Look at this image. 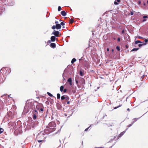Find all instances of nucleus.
Segmentation results:
<instances>
[{"label":"nucleus","mask_w":148,"mask_h":148,"mask_svg":"<svg viewBox=\"0 0 148 148\" xmlns=\"http://www.w3.org/2000/svg\"><path fill=\"white\" fill-rule=\"evenodd\" d=\"M61 8L60 6H59L58 8V11H60L61 10Z\"/></svg>","instance_id":"09e8293b"},{"label":"nucleus","mask_w":148,"mask_h":148,"mask_svg":"<svg viewBox=\"0 0 148 148\" xmlns=\"http://www.w3.org/2000/svg\"><path fill=\"white\" fill-rule=\"evenodd\" d=\"M64 86H62L60 87V91L62 92L64 90Z\"/></svg>","instance_id":"c756f323"},{"label":"nucleus","mask_w":148,"mask_h":148,"mask_svg":"<svg viewBox=\"0 0 148 148\" xmlns=\"http://www.w3.org/2000/svg\"><path fill=\"white\" fill-rule=\"evenodd\" d=\"M130 15L131 16L133 15L134 14V12L132 11H131L130 13Z\"/></svg>","instance_id":"052dcab7"},{"label":"nucleus","mask_w":148,"mask_h":148,"mask_svg":"<svg viewBox=\"0 0 148 148\" xmlns=\"http://www.w3.org/2000/svg\"><path fill=\"white\" fill-rule=\"evenodd\" d=\"M79 75L81 76H83L84 75V73L82 71V69L79 71Z\"/></svg>","instance_id":"a211bd4d"},{"label":"nucleus","mask_w":148,"mask_h":148,"mask_svg":"<svg viewBox=\"0 0 148 148\" xmlns=\"http://www.w3.org/2000/svg\"><path fill=\"white\" fill-rule=\"evenodd\" d=\"M66 98H67V99H64V101L66 102L68 100L70 99V100H71V99H69V97L68 96L66 97Z\"/></svg>","instance_id":"e433bc0d"},{"label":"nucleus","mask_w":148,"mask_h":148,"mask_svg":"<svg viewBox=\"0 0 148 148\" xmlns=\"http://www.w3.org/2000/svg\"><path fill=\"white\" fill-rule=\"evenodd\" d=\"M56 106L58 110H62V106L61 104L59 103H57Z\"/></svg>","instance_id":"ddd939ff"},{"label":"nucleus","mask_w":148,"mask_h":148,"mask_svg":"<svg viewBox=\"0 0 148 148\" xmlns=\"http://www.w3.org/2000/svg\"><path fill=\"white\" fill-rule=\"evenodd\" d=\"M57 98L58 99H59L60 98V95L59 93H58L57 94Z\"/></svg>","instance_id":"58836bf2"},{"label":"nucleus","mask_w":148,"mask_h":148,"mask_svg":"<svg viewBox=\"0 0 148 148\" xmlns=\"http://www.w3.org/2000/svg\"><path fill=\"white\" fill-rule=\"evenodd\" d=\"M116 49L118 51H120V48L119 46H117L116 47Z\"/></svg>","instance_id":"4c0bfd02"},{"label":"nucleus","mask_w":148,"mask_h":148,"mask_svg":"<svg viewBox=\"0 0 148 148\" xmlns=\"http://www.w3.org/2000/svg\"><path fill=\"white\" fill-rule=\"evenodd\" d=\"M35 105H34V100L32 99L27 100L26 105L24 108V110L26 112H28L30 109H33L35 108Z\"/></svg>","instance_id":"f257e3e1"},{"label":"nucleus","mask_w":148,"mask_h":148,"mask_svg":"<svg viewBox=\"0 0 148 148\" xmlns=\"http://www.w3.org/2000/svg\"><path fill=\"white\" fill-rule=\"evenodd\" d=\"M89 67L90 66L88 63H86L84 64V67L85 69L87 70L89 68Z\"/></svg>","instance_id":"4468645a"},{"label":"nucleus","mask_w":148,"mask_h":148,"mask_svg":"<svg viewBox=\"0 0 148 148\" xmlns=\"http://www.w3.org/2000/svg\"><path fill=\"white\" fill-rule=\"evenodd\" d=\"M56 125L53 122L49 123L48 125L47 126V128L44 130V132L46 134H48L50 133L54 132L55 130Z\"/></svg>","instance_id":"f03ea898"},{"label":"nucleus","mask_w":148,"mask_h":148,"mask_svg":"<svg viewBox=\"0 0 148 148\" xmlns=\"http://www.w3.org/2000/svg\"><path fill=\"white\" fill-rule=\"evenodd\" d=\"M125 132V131H124L118 135L117 138V139H118L119 138L121 137Z\"/></svg>","instance_id":"2eb2a0df"},{"label":"nucleus","mask_w":148,"mask_h":148,"mask_svg":"<svg viewBox=\"0 0 148 148\" xmlns=\"http://www.w3.org/2000/svg\"><path fill=\"white\" fill-rule=\"evenodd\" d=\"M32 114H38V112L37 110L36 109H34L33 111H32Z\"/></svg>","instance_id":"b1692460"},{"label":"nucleus","mask_w":148,"mask_h":148,"mask_svg":"<svg viewBox=\"0 0 148 148\" xmlns=\"http://www.w3.org/2000/svg\"><path fill=\"white\" fill-rule=\"evenodd\" d=\"M11 72V69L10 68L6 70V73H7V74H9Z\"/></svg>","instance_id":"2f4dec72"},{"label":"nucleus","mask_w":148,"mask_h":148,"mask_svg":"<svg viewBox=\"0 0 148 148\" xmlns=\"http://www.w3.org/2000/svg\"><path fill=\"white\" fill-rule=\"evenodd\" d=\"M136 38L138 39H144V38H143L142 37H141L140 36H137Z\"/></svg>","instance_id":"f704fd0d"},{"label":"nucleus","mask_w":148,"mask_h":148,"mask_svg":"<svg viewBox=\"0 0 148 148\" xmlns=\"http://www.w3.org/2000/svg\"><path fill=\"white\" fill-rule=\"evenodd\" d=\"M125 47L127 49H128L129 47V46L128 45H125Z\"/></svg>","instance_id":"0e129e2a"},{"label":"nucleus","mask_w":148,"mask_h":148,"mask_svg":"<svg viewBox=\"0 0 148 148\" xmlns=\"http://www.w3.org/2000/svg\"><path fill=\"white\" fill-rule=\"evenodd\" d=\"M8 115L12 119L14 117L13 113L11 112H10L8 113Z\"/></svg>","instance_id":"dca6fc26"},{"label":"nucleus","mask_w":148,"mask_h":148,"mask_svg":"<svg viewBox=\"0 0 148 148\" xmlns=\"http://www.w3.org/2000/svg\"><path fill=\"white\" fill-rule=\"evenodd\" d=\"M51 40H49L47 41V43L48 44H49V43H51Z\"/></svg>","instance_id":"680f3d73"},{"label":"nucleus","mask_w":148,"mask_h":148,"mask_svg":"<svg viewBox=\"0 0 148 148\" xmlns=\"http://www.w3.org/2000/svg\"><path fill=\"white\" fill-rule=\"evenodd\" d=\"M50 47L52 48H55L56 47V44L54 43H51L50 45Z\"/></svg>","instance_id":"f3484780"},{"label":"nucleus","mask_w":148,"mask_h":148,"mask_svg":"<svg viewBox=\"0 0 148 148\" xmlns=\"http://www.w3.org/2000/svg\"><path fill=\"white\" fill-rule=\"evenodd\" d=\"M141 4V1L140 0L138 1V4L139 5H140Z\"/></svg>","instance_id":"4d7b16f0"},{"label":"nucleus","mask_w":148,"mask_h":148,"mask_svg":"<svg viewBox=\"0 0 148 148\" xmlns=\"http://www.w3.org/2000/svg\"><path fill=\"white\" fill-rule=\"evenodd\" d=\"M56 29H60L62 27L61 25L59 24L56 25Z\"/></svg>","instance_id":"5701e85b"},{"label":"nucleus","mask_w":148,"mask_h":148,"mask_svg":"<svg viewBox=\"0 0 148 148\" xmlns=\"http://www.w3.org/2000/svg\"><path fill=\"white\" fill-rule=\"evenodd\" d=\"M64 86L68 90V92H69V93L72 92L73 94H74L75 92L76 91L73 89L72 85L70 86L68 84H66Z\"/></svg>","instance_id":"7ed1b4c3"},{"label":"nucleus","mask_w":148,"mask_h":148,"mask_svg":"<svg viewBox=\"0 0 148 148\" xmlns=\"http://www.w3.org/2000/svg\"><path fill=\"white\" fill-rule=\"evenodd\" d=\"M70 103V99L69 100H68L66 102V104H69Z\"/></svg>","instance_id":"603ef678"},{"label":"nucleus","mask_w":148,"mask_h":148,"mask_svg":"<svg viewBox=\"0 0 148 148\" xmlns=\"http://www.w3.org/2000/svg\"><path fill=\"white\" fill-rule=\"evenodd\" d=\"M61 14L63 16H65L66 15V13L65 11L63 10L61 12Z\"/></svg>","instance_id":"6ab92c4d"},{"label":"nucleus","mask_w":148,"mask_h":148,"mask_svg":"<svg viewBox=\"0 0 148 148\" xmlns=\"http://www.w3.org/2000/svg\"><path fill=\"white\" fill-rule=\"evenodd\" d=\"M148 17V16H147V15H144L143 16V18H144V19H145V18H147Z\"/></svg>","instance_id":"8fccbe9b"},{"label":"nucleus","mask_w":148,"mask_h":148,"mask_svg":"<svg viewBox=\"0 0 148 148\" xmlns=\"http://www.w3.org/2000/svg\"><path fill=\"white\" fill-rule=\"evenodd\" d=\"M63 110L64 112L71 113V114H70V115L68 117H69L70 116H71L73 113L72 110L71 109V108L69 106L65 107L63 108Z\"/></svg>","instance_id":"39448f33"},{"label":"nucleus","mask_w":148,"mask_h":148,"mask_svg":"<svg viewBox=\"0 0 148 148\" xmlns=\"http://www.w3.org/2000/svg\"><path fill=\"white\" fill-rule=\"evenodd\" d=\"M67 95H62L61 96V100L62 101V103L64 104H66V102L64 101V99H67V98H66V97L67 96Z\"/></svg>","instance_id":"1a4fd4ad"},{"label":"nucleus","mask_w":148,"mask_h":148,"mask_svg":"<svg viewBox=\"0 0 148 148\" xmlns=\"http://www.w3.org/2000/svg\"><path fill=\"white\" fill-rule=\"evenodd\" d=\"M75 81L76 84H78V78L76 77L75 78Z\"/></svg>","instance_id":"473e14b6"},{"label":"nucleus","mask_w":148,"mask_h":148,"mask_svg":"<svg viewBox=\"0 0 148 148\" xmlns=\"http://www.w3.org/2000/svg\"><path fill=\"white\" fill-rule=\"evenodd\" d=\"M74 20L72 18H71L70 19L69 23H70L72 24L74 22Z\"/></svg>","instance_id":"72a5a7b5"},{"label":"nucleus","mask_w":148,"mask_h":148,"mask_svg":"<svg viewBox=\"0 0 148 148\" xmlns=\"http://www.w3.org/2000/svg\"><path fill=\"white\" fill-rule=\"evenodd\" d=\"M145 42H143L144 45H146L147 44V43L148 42V39H145L144 40Z\"/></svg>","instance_id":"393cba45"},{"label":"nucleus","mask_w":148,"mask_h":148,"mask_svg":"<svg viewBox=\"0 0 148 148\" xmlns=\"http://www.w3.org/2000/svg\"><path fill=\"white\" fill-rule=\"evenodd\" d=\"M79 82L80 84L82 85H84L85 84V80L83 78H80L79 79Z\"/></svg>","instance_id":"9b49d317"},{"label":"nucleus","mask_w":148,"mask_h":148,"mask_svg":"<svg viewBox=\"0 0 148 148\" xmlns=\"http://www.w3.org/2000/svg\"><path fill=\"white\" fill-rule=\"evenodd\" d=\"M64 93H66L67 92H68V90L66 88H65L63 91Z\"/></svg>","instance_id":"79ce46f5"},{"label":"nucleus","mask_w":148,"mask_h":148,"mask_svg":"<svg viewBox=\"0 0 148 148\" xmlns=\"http://www.w3.org/2000/svg\"><path fill=\"white\" fill-rule=\"evenodd\" d=\"M41 119H40L38 117H37V120H38L37 121H34V124L35 125H37L39 123H42V122L43 123H44L43 121V120L42 119V118H41Z\"/></svg>","instance_id":"423d86ee"},{"label":"nucleus","mask_w":148,"mask_h":148,"mask_svg":"<svg viewBox=\"0 0 148 148\" xmlns=\"http://www.w3.org/2000/svg\"><path fill=\"white\" fill-rule=\"evenodd\" d=\"M43 140H38V141L39 143H40V142H42V141H43Z\"/></svg>","instance_id":"e2e57ef3"},{"label":"nucleus","mask_w":148,"mask_h":148,"mask_svg":"<svg viewBox=\"0 0 148 148\" xmlns=\"http://www.w3.org/2000/svg\"><path fill=\"white\" fill-rule=\"evenodd\" d=\"M72 79L71 77H70L67 80L66 84H70V85L71 86L72 85Z\"/></svg>","instance_id":"9d476101"},{"label":"nucleus","mask_w":148,"mask_h":148,"mask_svg":"<svg viewBox=\"0 0 148 148\" xmlns=\"http://www.w3.org/2000/svg\"><path fill=\"white\" fill-rule=\"evenodd\" d=\"M7 96V94H4V95H2L1 96V97H4V96Z\"/></svg>","instance_id":"bf43d9fd"},{"label":"nucleus","mask_w":148,"mask_h":148,"mask_svg":"<svg viewBox=\"0 0 148 148\" xmlns=\"http://www.w3.org/2000/svg\"><path fill=\"white\" fill-rule=\"evenodd\" d=\"M121 33L122 34H124L125 33V30L123 29L121 31Z\"/></svg>","instance_id":"774afa93"},{"label":"nucleus","mask_w":148,"mask_h":148,"mask_svg":"<svg viewBox=\"0 0 148 148\" xmlns=\"http://www.w3.org/2000/svg\"><path fill=\"white\" fill-rule=\"evenodd\" d=\"M68 72L70 75H73L74 73V71L73 67L72 66L70 69H69L68 70Z\"/></svg>","instance_id":"6e6552de"},{"label":"nucleus","mask_w":148,"mask_h":148,"mask_svg":"<svg viewBox=\"0 0 148 148\" xmlns=\"http://www.w3.org/2000/svg\"><path fill=\"white\" fill-rule=\"evenodd\" d=\"M122 106V104H120V105H119V106H118L115 107L114 108V109H116L117 108H118L120 107H121V106Z\"/></svg>","instance_id":"37998d69"},{"label":"nucleus","mask_w":148,"mask_h":148,"mask_svg":"<svg viewBox=\"0 0 148 148\" xmlns=\"http://www.w3.org/2000/svg\"><path fill=\"white\" fill-rule=\"evenodd\" d=\"M70 37L69 36H67L66 38V41L67 42H68V39Z\"/></svg>","instance_id":"a18cd8bd"},{"label":"nucleus","mask_w":148,"mask_h":148,"mask_svg":"<svg viewBox=\"0 0 148 148\" xmlns=\"http://www.w3.org/2000/svg\"><path fill=\"white\" fill-rule=\"evenodd\" d=\"M47 94L50 97H53V95H52L49 92H47Z\"/></svg>","instance_id":"c9c22d12"},{"label":"nucleus","mask_w":148,"mask_h":148,"mask_svg":"<svg viewBox=\"0 0 148 148\" xmlns=\"http://www.w3.org/2000/svg\"><path fill=\"white\" fill-rule=\"evenodd\" d=\"M55 23H56V25H57V24H59L58 23V21H55Z\"/></svg>","instance_id":"338daca9"},{"label":"nucleus","mask_w":148,"mask_h":148,"mask_svg":"<svg viewBox=\"0 0 148 148\" xmlns=\"http://www.w3.org/2000/svg\"><path fill=\"white\" fill-rule=\"evenodd\" d=\"M44 135V133H41V132H40V134H39L38 135V138H39L40 137H41L42 136L43 137V135Z\"/></svg>","instance_id":"bb28decb"},{"label":"nucleus","mask_w":148,"mask_h":148,"mask_svg":"<svg viewBox=\"0 0 148 148\" xmlns=\"http://www.w3.org/2000/svg\"><path fill=\"white\" fill-rule=\"evenodd\" d=\"M76 61V59L75 58H73L71 61V63L72 64H73L74 62Z\"/></svg>","instance_id":"7c9ffc66"},{"label":"nucleus","mask_w":148,"mask_h":148,"mask_svg":"<svg viewBox=\"0 0 148 148\" xmlns=\"http://www.w3.org/2000/svg\"><path fill=\"white\" fill-rule=\"evenodd\" d=\"M140 118V117L139 118H134V119H133V122L132 123H133V124H134V123L136 122V121H137V120L139 119Z\"/></svg>","instance_id":"cd10ccee"},{"label":"nucleus","mask_w":148,"mask_h":148,"mask_svg":"<svg viewBox=\"0 0 148 148\" xmlns=\"http://www.w3.org/2000/svg\"><path fill=\"white\" fill-rule=\"evenodd\" d=\"M33 118L34 120H35L36 119H37V114H33Z\"/></svg>","instance_id":"4be33fe9"},{"label":"nucleus","mask_w":148,"mask_h":148,"mask_svg":"<svg viewBox=\"0 0 148 148\" xmlns=\"http://www.w3.org/2000/svg\"><path fill=\"white\" fill-rule=\"evenodd\" d=\"M66 72H67V71L65 69L64 71V73H63V75H62V76H63V79L64 80H65V78H64V74H65V73H64Z\"/></svg>","instance_id":"ea45409f"},{"label":"nucleus","mask_w":148,"mask_h":148,"mask_svg":"<svg viewBox=\"0 0 148 148\" xmlns=\"http://www.w3.org/2000/svg\"><path fill=\"white\" fill-rule=\"evenodd\" d=\"M143 45H143V43H140V44H139L138 45V46L139 47H141Z\"/></svg>","instance_id":"49530a36"},{"label":"nucleus","mask_w":148,"mask_h":148,"mask_svg":"<svg viewBox=\"0 0 148 148\" xmlns=\"http://www.w3.org/2000/svg\"><path fill=\"white\" fill-rule=\"evenodd\" d=\"M121 0H115L114 2V5H117L119 4V3L120 2Z\"/></svg>","instance_id":"aec40b11"},{"label":"nucleus","mask_w":148,"mask_h":148,"mask_svg":"<svg viewBox=\"0 0 148 148\" xmlns=\"http://www.w3.org/2000/svg\"><path fill=\"white\" fill-rule=\"evenodd\" d=\"M121 38L120 37H119L117 38V41L119 42H120L121 41Z\"/></svg>","instance_id":"6e6d98bb"},{"label":"nucleus","mask_w":148,"mask_h":148,"mask_svg":"<svg viewBox=\"0 0 148 148\" xmlns=\"http://www.w3.org/2000/svg\"><path fill=\"white\" fill-rule=\"evenodd\" d=\"M36 108L41 113H43L44 112L43 106L42 103H39L36 105Z\"/></svg>","instance_id":"20e7f679"},{"label":"nucleus","mask_w":148,"mask_h":148,"mask_svg":"<svg viewBox=\"0 0 148 148\" xmlns=\"http://www.w3.org/2000/svg\"><path fill=\"white\" fill-rule=\"evenodd\" d=\"M56 36H52L51 37L50 39L51 41V42H54L56 40H57V39H56Z\"/></svg>","instance_id":"f8f14e48"},{"label":"nucleus","mask_w":148,"mask_h":148,"mask_svg":"<svg viewBox=\"0 0 148 148\" xmlns=\"http://www.w3.org/2000/svg\"><path fill=\"white\" fill-rule=\"evenodd\" d=\"M60 34V32L58 31H56L55 30H53V31L51 34V35H53L54 36H56V37H58L59 36L58 35H59Z\"/></svg>","instance_id":"0eeeda50"},{"label":"nucleus","mask_w":148,"mask_h":148,"mask_svg":"<svg viewBox=\"0 0 148 148\" xmlns=\"http://www.w3.org/2000/svg\"><path fill=\"white\" fill-rule=\"evenodd\" d=\"M52 29L54 30L55 29H56V25H54L51 27Z\"/></svg>","instance_id":"c03bdc74"},{"label":"nucleus","mask_w":148,"mask_h":148,"mask_svg":"<svg viewBox=\"0 0 148 148\" xmlns=\"http://www.w3.org/2000/svg\"><path fill=\"white\" fill-rule=\"evenodd\" d=\"M107 116V115L106 114H104L103 116V117L101 119H103L105 116Z\"/></svg>","instance_id":"13d9d810"},{"label":"nucleus","mask_w":148,"mask_h":148,"mask_svg":"<svg viewBox=\"0 0 148 148\" xmlns=\"http://www.w3.org/2000/svg\"><path fill=\"white\" fill-rule=\"evenodd\" d=\"M5 8L3 7H0V12H4L5 11Z\"/></svg>","instance_id":"c85d7f7f"},{"label":"nucleus","mask_w":148,"mask_h":148,"mask_svg":"<svg viewBox=\"0 0 148 148\" xmlns=\"http://www.w3.org/2000/svg\"><path fill=\"white\" fill-rule=\"evenodd\" d=\"M106 124L108 126H112V125L111 124H110V123H109L108 124L106 123Z\"/></svg>","instance_id":"69168bd1"},{"label":"nucleus","mask_w":148,"mask_h":148,"mask_svg":"<svg viewBox=\"0 0 148 148\" xmlns=\"http://www.w3.org/2000/svg\"><path fill=\"white\" fill-rule=\"evenodd\" d=\"M133 123H132L131 124H129L128 125H127V127H130L133 124Z\"/></svg>","instance_id":"864d4df0"},{"label":"nucleus","mask_w":148,"mask_h":148,"mask_svg":"<svg viewBox=\"0 0 148 148\" xmlns=\"http://www.w3.org/2000/svg\"><path fill=\"white\" fill-rule=\"evenodd\" d=\"M60 24L61 25V26H64L65 25V23L63 22H61Z\"/></svg>","instance_id":"de8ad7c7"},{"label":"nucleus","mask_w":148,"mask_h":148,"mask_svg":"<svg viewBox=\"0 0 148 148\" xmlns=\"http://www.w3.org/2000/svg\"><path fill=\"white\" fill-rule=\"evenodd\" d=\"M143 43V42L142 41H141L140 40H137L135 41V45H136L138 44V43Z\"/></svg>","instance_id":"412c9836"},{"label":"nucleus","mask_w":148,"mask_h":148,"mask_svg":"<svg viewBox=\"0 0 148 148\" xmlns=\"http://www.w3.org/2000/svg\"><path fill=\"white\" fill-rule=\"evenodd\" d=\"M115 137H114V138H113V139H110V140L108 142V143H109V142H112V141L115 138Z\"/></svg>","instance_id":"5fc2aeb1"},{"label":"nucleus","mask_w":148,"mask_h":148,"mask_svg":"<svg viewBox=\"0 0 148 148\" xmlns=\"http://www.w3.org/2000/svg\"><path fill=\"white\" fill-rule=\"evenodd\" d=\"M91 126V125H90L89 127H87V128H86L85 130H84V131L85 132H87L88 130L89 129V128H90V127Z\"/></svg>","instance_id":"3c124183"},{"label":"nucleus","mask_w":148,"mask_h":148,"mask_svg":"<svg viewBox=\"0 0 148 148\" xmlns=\"http://www.w3.org/2000/svg\"><path fill=\"white\" fill-rule=\"evenodd\" d=\"M6 69V68H5V67H3L1 69V70H0V75H1V70H2V71H4V70H5Z\"/></svg>","instance_id":"a19ab883"},{"label":"nucleus","mask_w":148,"mask_h":148,"mask_svg":"<svg viewBox=\"0 0 148 148\" xmlns=\"http://www.w3.org/2000/svg\"><path fill=\"white\" fill-rule=\"evenodd\" d=\"M139 49L138 48H134L132 49L130 51V52H132V51H136Z\"/></svg>","instance_id":"a878e982"}]
</instances>
